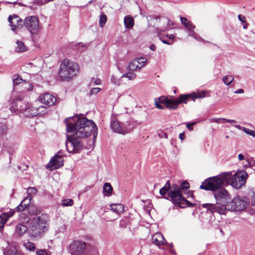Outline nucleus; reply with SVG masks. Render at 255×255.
<instances>
[{
  "instance_id": "f257e3e1",
  "label": "nucleus",
  "mask_w": 255,
  "mask_h": 255,
  "mask_svg": "<svg viewBox=\"0 0 255 255\" xmlns=\"http://www.w3.org/2000/svg\"><path fill=\"white\" fill-rule=\"evenodd\" d=\"M65 122L67 131L72 133L73 136H68L66 141V148L69 152L78 153L81 151L83 145L80 138L87 137L92 132L95 141L98 135V128L92 120L76 116L65 119Z\"/></svg>"
},
{
  "instance_id": "f03ea898",
  "label": "nucleus",
  "mask_w": 255,
  "mask_h": 255,
  "mask_svg": "<svg viewBox=\"0 0 255 255\" xmlns=\"http://www.w3.org/2000/svg\"><path fill=\"white\" fill-rule=\"evenodd\" d=\"M50 219L48 215L42 214L33 218L28 225L29 232L31 236L40 238L49 229Z\"/></svg>"
},
{
  "instance_id": "7ed1b4c3",
  "label": "nucleus",
  "mask_w": 255,
  "mask_h": 255,
  "mask_svg": "<svg viewBox=\"0 0 255 255\" xmlns=\"http://www.w3.org/2000/svg\"><path fill=\"white\" fill-rule=\"evenodd\" d=\"M78 64L68 59L61 62L59 75L62 81H70L76 76L79 72Z\"/></svg>"
},
{
  "instance_id": "20e7f679",
  "label": "nucleus",
  "mask_w": 255,
  "mask_h": 255,
  "mask_svg": "<svg viewBox=\"0 0 255 255\" xmlns=\"http://www.w3.org/2000/svg\"><path fill=\"white\" fill-rule=\"evenodd\" d=\"M248 204L247 199L244 198L242 199L240 197L235 198L232 201L231 200L229 204L227 205L226 207L216 208V211H218L220 214H225L226 211H241L246 208ZM204 206H208L211 209L215 211V207L212 205H205Z\"/></svg>"
},
{
  "instance_id": "39448f33",
  "label": "nucleus",
  "mask_w": 255,
  "mask_h": 255,
  "mask_svg": "<svg viewBox=\"0 0 255 255\" xmlns=\"http://www.w3.org/2000/svg\"><path fill=\"white\" fill-rule=\"evenodd\" d=\"M214 195L216 201V204L210 203L203 204L202 207L207 209V210L209 211L211 213L216 212L218 213V211H216V210L214 211L213 210L210 209L208 206H204L205 205H214L215 207V209H216V208L226 207V205L229 204L230 201L231 200V197L227 190L222 188V187L214 192Z\"/></svg>"
},
{
  "instance_id": "423d86ee",
  "label": "nucleus",
  "mask_w": 255,
  "mask_h": 255,
  "mask_svg": "<svg viewBox=\"0 0 255 255\" xmlns=\"http://www.w3.org/2000/svg\"><path fill=\"white\" fill-rule=\"evenodd\" d=\"M135 123L133 121H128L125 123L120 122L115 115H112L110 120V127L116 133L125 135L130 133L134 128Z\"/></svg>"
},
{
  "instance_id": "0eeeda50",
  "label": "nucleus",
  "mask_w": 255,
  "mask_h": 255,
  "mask_svg": "<svg viewBox=\"0 0 255 255\" xmlns=\"http://www.w3.org/2000/svg\"><path fill=\"white\" fill-rule=\"evenodd\" d=\"M228 176H210L205 179L200 186V189L215 192L226 183Z\"/></svg>"
},
{
  "instance_id": "6e6552de",
  "label": "nucleus",
  "mask_w": 255,
  "mask_h": 255,
  "mask_svg": "<svg viewBox=\"0 0 255 255\" xmlns=\"http://www.w3.org/2000/svg\"><path fill=\"white\" fill-rule=\"evenodd\" d=\"M168 198L175 205L180 208H185L186 206L192 207V204L182 196L179 188L176 186L173 189H170L168 194Z\"/></svg>"
},
{
  "instance_id": "1a4fd4ad",
  "label": "nucleus",
  "mask_w": 255,
  "mask_h": 255,
  "mask_svg": "<svg viewBox=\"0 0 255 255\" xmlns=\"http://www.w3.org/2000/svg\"><path fill=\"white\" fill-rule=\"evenodd\" d=\"M23 24L31 35H36L41 30L40 21L37 16H26L23 21Z\"/></svg>"
},
{
  "instance_id": "9d476101",
  "label": "nucleus",
  "mask_w": 255,
  "mask_h": 255,
  "mask_svg": "<svg viewBox=\"0 0 255 255\" xmlns=\"http://www.w3.org/2000/svg\"><path fill=\"white\" fill-rule=\"evenodd\" d=\"M206 96V93L204 91L198 93H192L188 94L180 95L178 97V100L177 101L173 102V105L171 108H178V106L181 104H187L188 101L190 99L195 101V100L198 98H202Z\"/></svg>"
},
{
  "instance_id": "9b49d317",
  "label": "nucleus",
  "mask_w": 255,
  "mask_h": 255,
  "mask_svg": "<svg viewBox=\"0 0 255 255\" xmlns=\"http://www.w3.org/2000/svg\"><path fill=\"white\" fill-rule=\"evenodd\" d=\"M63 157V152L61 151H58L56 154L51 158L47 164L46 168L52 170L62 166L64 162Z\"/></svg>"
},
{
  "instance_id": "f8f14e48",
  "label": "nucleus",
  "mask_w": 255,
  "mask_h": 255,
  "mask_svg": "<svg viewBox=\"0 0 255 255\" xmlns=\"http://www.w3.org/2000/svg\"><path fill=\"white\" fill-rule=\"evenodd\" d=\"M19 220L20 223H18L15 227V233L19 236L23 235L28 230L27 227L25 224L29 222V218L28 216L23 213H21L20 215Z\"/></svg>"
},
{
  "instance_id": "ddd939ff",
  "label": "nucleus",
  "mask_w": 255,
  "mask_h": 255,
  "mask_svg": "<svg viewBox=\"0 0 255 255\" xmlns=\"http://www.w3.org/2000/svg\"><path fill=\"white\" fill-rule=\"evenodd\" d=\"M178 97L176 99H169L166 97L162 96L158 99H155V105L156 107L159 109H164V106L161 105L162 104L165 105L166 107L169 109L175 110L177 108L173 109L171 108V107L173 106V104L172 103H173V102H176L178 101Z\"/></svg>"
},
{
  "instance_id": "4468645a",
  "label": "nucleus",
  "mask_w": 255,
  "mask_h": 255,
  "mask_svg": "<svg viewBox=\"0 0 255 255\" xmlns=\"http://www.w3.org/2000/svg\"><path fill=\"white\" fill-rule=\"evenodd\" d=\"M86 244L84 242L75 241L69 246V250L71 255L82 254L85 249Z\"/></svg>"
},
{
  "instance_id": "2eb2a0df",
  "label": "nucleus",
  "mask_w": 255,
  "mask_h": 255,
  "mask_svg": "<svg viewBox=\"0 0 255 255\" xmlns=\"http://www.w3.org/2000/svg\"><path fill=\"white\" fill-rule=\"evenodd\" d=\"M8 20L12 30L14 31L16 28H20L23 23L22 20L16 14L10 15Z\"/></svg>"
},
{
  "instance_id": "dca6fc26",
  "label": "nucleus",
  "mask_w": 255,
  "mask_h": 255,
  "mask_svg": "<svg viewBox=\"0 0 255 255\" xmlns=\"http://www.w3.org/2000/svg\"><path fill=\"white\" fill-rule=\"evenodd\" d=\"M38 100L45 105L51 106L55 103L56 98L53 95L46 93L41 95L38 97Z\"/></svg>"
},
{
  "instance_id": "f3484780",
  "label": "nucleus",
  "mask_w": 255,
  "mask_h": 255,
  "mask_svg": "<svg viewBox=\"0 0 255 255\" xmlns=\"http://www.w3.org/2000/svg\"><path fill=\"white\" fill-rule=\"evenodd\" d=\"M231 184L234 187L238 189L244 185L248 176H229Z\"/></svg>"
},
{
  "instance_id": "a211bd4d",
  "label": "nucleus",
  "mask_w": 255,
  "mask_h": 255,
  "mask_svg": "<svg viewBox=\"0 0 255 255\" xmlns=\"http://www.w3.org/2000/svg\"><path fill=\"white\" fill-rule=\"evenodd\" d=\"M24 106L25 107V103L20 100H16L12 103L10 110L12 112L17 114L18 113H21L22 111L24 110Z\"/></svg>"
},
{
  "instance_id": "6ab92c4d",
  "label": "nucleus",
  "mask_w": 255,
  "mask_h": 255,
  "mask_svg": "<svg viewBox=\"0 0 255 255\" xmlns=\"http://www.w3.org/2000/svg\"><path fill=\"white\" fill-rule=\"evenodd\" d=\"M14 213V210H10L9 212L3 213L0 216V231L2 230L8 219L12 217Z\"/></svg>"
},
{
  "instance_id": "aec40b11",
  "label": "nucleus",
  "mask_w": 255,
  "mask_h": 255,
  "mask_svg": "<svg viewBox=\"0 0 255 255\" xmlns=\"http://www.w3.org/2000/svg\"><path fill=\"white\" fill-rule=\"evenodd\" d=\"M152 240L153 243L159 247V248H161V246L165 245L166 243L165 239L160 233H157L152 235Z\"/></svg>"
},
{
  "instance_id": "412c9836",
  "label": "nucleus",
  "mask_w": 255,
  "mask_h": 255,
  "mask_svg": "<svg viewBox=\"0 0 255 255\" xmlns=\"http://www.w3.org/2000/svg\"><path fill=\"white\" fill-rule=\"evenodd\" d=\"M21 113H22L25 116L28 117L37 116L36 107L26 105H25V107L24 106V110H22Z\"/></svg>"
},
{
  "instance_id": "4be33fe9",
  "label": "nucleus",
  "mask_w": 255,
  "mask_h": 255,
  "mask_svg": "<svg viewBox=\"0 0 255 255\" xmlns=\"http://www.w3.org/2000/svg\"><path fill=\"white\" fill-rule=\"evenodd\" d=\"M126 28L132 29L134 25V19L131 15H126L124 19Z\"/></svg>"
},
{
  "instance_id": "5701e85b",
  "label": "nucleus",
  "mask_w": 255,
  "mask_h": 255,
  "mask_svg": "<svg viewBox=\"0 0 255 255\" xmlns=\"http://www.w3.org/2000/svg\"><path fill=\"white\" fill-rule=\"evenodd\" d=\"M124 206L121 204H112L110 205L111 210L117 213L120 214L124 212Z\"/></svg>"
},
{
  "instance_id": "b1692460",
  "label": "nucleus",
  "mask_w": 255,
  "mask_h": 255,
  "mask_svg": "<svg viewBox=\"0 0 255 255\" xmlns=\"http://www.w3.org/2000/svg\"><path fill=\"white\" fill-rule=\"evenodd\" d=\"M180 20L181 23L184 25L187 29L192 30L195 29V25H194L191 22L189 21L186 18L180 17Z\"/></svg>"
},
{
  "instance_id": "393cba45",
  "label": "nucleus",
  "mask_w": 255,
  "mask_h": 255,
  "mask_svg": "<svg viewBox=\"0 0 255 255\" xmlns=\"http://www.w3.org/2000/svg\"><path fill=\"white\" fill-rule=\"evenodd\" d=\"M16 46L15 47V51L17 52H23L26 50V47L24 43L21 41L17 40Z\"/></svg>"
},
{
  "instance_id": "a878e982",
  "label": "nucleus",
  "mask_w": 255,
  "mask_h": 255,
  "mask_svg": "<svg viewBox=\"0 0 255 255\" xmlns=\"http://www.w3.org/2000/svg\"><path fill=\"white\" fill-rule=\"evenodd\" d=\"M233 172H223L218 175H233ZM233 175H248L247 172L244 169L243 170H239L237 172H236Z\"/></svg>"
},
{
  "instance_id": "bb28decb",
  "label": "nucleus",
  "mask_w": 255,
  "mask_h": 255,
  "mask_svg": "<svg viewBox=\"0 0 255 255\" xmlns=\"http://www.w3.org/2000/svg\"><path fill=\"white\" fill-rule=\"evenodd\" d=\"M141 68V66H139L138 62L135 59L129 62L128 66V69L131 71H134Z\"/></svg>"
},
{
  "instance_id": "cd10ccee",
  "label": "nucleus",
  "mask_w": 255,
  "mask_h": 255,
  "mask_svg": "<svg viewBox=\"0 0 255 255\" xmlns=\"http://www.w3.org/2000/svg\"><path fill=\"white\" fill-rule=\"evenodd\" d=\"M8 131V127L6 123L0 122V136L6 135Z\"/></svg>"
},
{
  "instance_id": "c85d7f7f",
  "label": "nucleus",
  "mask_w": 255,
  "mask_h": 255,
  "mask_svg": "<svg viewBox=\"0 0 255 255\" xmlns=\"http://www.w3.org/2000/svg\"><path fill=\"white\" fill-rule=\"evenodd\" d=\"M103 190L106 193L105 195H110L113 191V188L109 183H105L103 186Z\"/></svg>"
},
{
  "instance_id": "c756f323",
  "label": "nucleus",
  "mask_w": 255,
  "mask_h": 255,
  "mask_svg": "<svg viewBox=\"0 0 255 255\" xmlns=\"http://www.w3.org/2000/svg\"><path fill=\"white\" fill-rule=\"evenodd\" d=\"M170 183L169 181H167L165 184V185L162 187L159 191V193L161 195L164 196L165 195L167 192H168L169 190L170 189Z\"/></svg>"
},
{
  "instance_id": "7c9ffc66",
  "label": "nucleus",
  "mask_w": 255,
  "mask_h": 255,
  "mask_svg": "<svg viewBox=\"0 0 255 255\" xmlns=\"http://www.w3.org/2000/svg\"><path fill=\"white\" fill-rule=\"evenodd\" d=\"M192 30H188L189 31V34L188 35L191 37H194L195 39H197V40L198 41H202L204 43H206V42H208V41H206L204 39H203L202 38H201V37L198 36L196 33L195 32V31H194L193 30H192Z\"/></svg>"
},
{
  "instance_id": "2f4dec72",
  "label": "nucleus",
  "mask_w": 255,
  "mask_h": 255,
  "mask_svg": "<svg viewBox=\"0 0 255 255\" xmlns=\"http://www.w3.org/2000/svg\"><path fill=\"white\" fill-rule=\"evenodd\" d=\"M223 82L226 85H230L234 81V78L232 75L224 76L223 78Z\"/></svg>"
},
{
  "instance_id": "473e14b6",
  "label": "nucleus",
  "mask_w": 255,
  "mask_h": 255,
  "mask_svg": "<svg viewBox=\"0 0 255 255\" xmlns=\"http://www.w3.org/2000/svg\"><path fill=\"white\" fill-rule=\"evenodd\" d=\"M4 255H20L21 254H18L15 249H10L5 250L3 252Z\"/></svg>"
},
{
  "instance_id": "72a5a7b5",
  "label": "nucleus",
  "mask_w": 255,
  "mask_h": 255,
  "mask_svg": "<svg viewBox=\"0 0 255 255\" xmlns=\"http://www.w3.org/2000/svg\"><path fill=\"white\" fill-rule=\"evenodd\" d=\"M36 110L37 111V116L43 115L47 113V108L44 106L36 107Z\"/></svg>"
},
{
  "instance_id": "f704fd0d",
  "label": "nucleus",
  "mask_w": 255,
  "mask_h": 255,
  "mask_svg": "<svg viewBox=\"0 0 255 255\" xmlns=\"http://www.w3.org/2000/svg\"><path fill=\"white\" fill-rule=\"evenodd\" d=\"M37 193V190L34 187H29L27 190V193L28 196L27 197H30L32 199V197L36 195Z\"/></svg>"
},
{
  "instance_id": "c9c22d12",
  "label": "nucleus",
  "mask_w": 255,
  "mask_h": 255,
  "mask_svg": "<svg viewBox=\"0 0 255 255\" xmlns=\"http://www.w3.org/2000/svg\"><path fill=\"white\" fill-rule=\"evenodd\" d=\"M127 78L129 80H134L136 78L135 74L131 72H128L127 73L124 74L121 78Z\"/></svg>"
},
{
  "instance_id": "e433bc0d",
  "label": "nucleus",
  "mask_w": 255,
  "mask_h": 255,
  "mask_svg": "<svg viewBox=\"0 0 255 255\" xmlns=\"http://www.w3.org/2000/svg\"><path fill=\"white\" fill-rule=\"evenodd\" d=\"M28 210L29 214L32 215L36 214L38 212V208L34 205H30L29 206Z\"/></svg>"
},
{
  "instance_id": "4c0bfd02",
  "label": "nucleus",
  "mask_w": 255,
  "mask_h": 255,
  "mask_svg": "<svg viewBox=\"0 0 255 255\" xmlns=\"http://www.w3.org/2000/svg\"><path fill=\"white\" fill-rule=\"evenodd\" d=\"M24 246L28 250L30 251H34L35 250V247L32 242H27L24 244Z\"/></svg>"
},
{
  "instance_id": "58836bf2",
  "label": "nucleus",
  "mask_w": 255,
  "mask_h": 255,
  "mask_svg": "<svg viewBox=\"0 0 255 255\" xmlns=\"http://www.w3.org/2000/svg\"><path fill=\"white\" fill-rule=\"evenodd\" d=\"M74 202L71 199H64L62 200V206H71L73 205Z\"/></svg>"
},
{
  "instance_id": "ea45409f",
  "label": "nucleus",
  "mask_w": 255,
  "mask_h": 255,
  "mask_svg": "<svg viewBox=\"0 0 255 255\" xmlns=\"http://www.w3.org/2000/svg\"><path fill=\"white\" fill-rule=\"evenodd\" d=\"M107 20V18L105 14H102L100 18L99 25L100 27H103Z\"/></svg>"
},
{
  "instance_id": "a19ab883",
  "label": "nucleus",
  "mask_w": 255,
  "mask_h": 255,
  "mask_svg": "<svg viewBox=\"0 0 255 255\" xmlns=\"http://www.w3.org/2000/svg\"><path fill=\"white\" fill-rule=\"evenodd\" d=\"M23 80L21 78H20L18 76H14L13 79V85H17L19 84L22 83Z\"/></svg>"
},
{
  "instance_id": "79ce46f5",
  "label": "nucleus",
  "mask_w": 255,
  "mask_h": 255,
  "mask_svg": "<svg viewBox=\"0 0 255 255\" xmlns=\"http://www.w3.org/2000/svg\"><path fill=\"white\" fill-rule=\"evenodd\" d=\"M22 87L24 88V89H25L27 91H31L33 89L32 85L30 83H29V82H24L22 83Z\"/></svg>"
},
{
  "instance_id": "37998d69",
  "label": "nucleus",
  "mask_w": 255,
  "mask_h": 255,
  "mask_svg": "<svg viewBox=\"0 0 255 255\" xmlns=\"http://www.w3.org/2000/svg\"><path fill=\"white\" fill-rule=\"evenodd\" d=\"M135 60L137 61L138 65L141 66V68L145 65L146 62V60L143 57L136 58Z\"/></svg>"
},
{
  "instance_id": "c03bdc74",
  "label": "nucleus",
  "mask_w": 255,
  "mask_h": 255,
  "mask_svg": "<svg viewBox=\"0 0 255 255\" xmlns=\"http://www.w3.org/2000/svg\"><path fill=\"white\" fill-rule=\"evenodd\" d=\"M158 36L159 37L160 40L164 44H168V45H171L173 43L172 41H169L168 40H164L163 37H162L161 34L160 32L158 31Z\"/></svg>"
},
{
  "instance_id": "a18cd8bd",
  "label": "nucleus",
  "mask_w": 255,
  "mask_h": 255,
  "mask_svg": "<svg viewBox=\"0 0 255 255\" xmlns=\"http://www.w3.org/2000/svg\"><path fill=\"white\" fill-rule=\"evenodd\" d=\"M31 198L30 197H26L22 201V204H23L24 207H27L29 205Z\"/></svg>"
},
{
  "instance_id": "49530a36",
  "label": "nucleus",
  "mask_w": 255,
  "mask_h": 255,
  "mask_svg": "<svg viewBox=\"0 0 255 255\" xmlns=\"http://www.w3.org/2000/svg\"><path fill=\"white\" fill-rule=\"evenodd\" d=\"M244 131L247 134L252 135L254 137H255V130H251L249 128H244Z\"/></svg>"
},
{
  "instance_id": "de8ad7c7",
  "label": "nucleus",
  "mask_w": 255,
  "mask_h": 255,
  "mask_svg": "<svg viewBox=\"0 0 255 255\" xmlns=\"http://www.w3.org/2000/svg\"><path fill=\"white\" fill-rule=\"evenodd\" d=\"M101 80L99 78H93L91 80V84H94V85H100L101 84Z\"/></svg>"
},
{
  "instance_id": "09e8293b",
  "label": "nucleus",
  "mask_w": 255,
  "mask_h": 255,
  "mask_svg": "<svg viewBox=\"0 0 255 255\" xmlns=\"http://www.w3.org/2000/svg\"><path fill=\"white\" fill-rule=\"evenodd\" d=\"M36 254L37 255H48L47 251L43 249L37 250Z\"/></svg>"
},
{
  "instance_id": "8fccbe9b",
  "label": "nucleus",
  "mask_w": 255,
  "mask_h": 255,
  "mask_svg": "<svg viewBox=\"0 0 255 255\" xmlns=\"http://www.w3.org/2000/svg\"><path fill=\"white\" fill-rule=\"evenodd\" d=\"M26 208H27L26 207H24V205H23V204H22V201H21V203H20V204H19L17 206L16 210L18 212H22V211H24Z\"/></svg>"
},
{
  "instance_id": "3c124183",
  "label": "nucleus",
  "mask_w": 255,
  "mask_h": 255,
  "mask_svg": "<svg viewBox=\"0 0 255 255\" xmlns=\"http://www.w3.org/2000/svg\"><path fill=\"white\" fill-rule=\"evenodd\" d=\"M181 188L187 189L189 188V183L186 181H183L181 184Z\"/></svg>"
},
{
  "instance_id": "603ef678",
  "label": "nucleus",
  "mask_w": 255,
  "mask_h": 255,
  "mask_svg": "<svg viewBox=\"0 0 255 255\" xmlns=\"http://www.w3.org/2000/svg\"><path fill=\"white\" fill-rule=\"evenodd\" d=\"M101 89L99 88H93L91 89L90 92V95H96L100 91H101Z\"/></svg>"
},
{
  "instance_id": "864d4df0",
  "label": "nucleus",
  "mask_w": 255,
  "mask_h": 255,
  "mask_svg": "<svg viewBox=\"0 0 255 255\" xmlns=\"http://www.w3.org/2000/svg\"><path fill=\"white\" fill-rule=\"evenodd\" d=\"M5 148V149L10 154H13L14 152H15V150L14 149H13L12 148L10 147H8V146H5L4 147Z\"/></svg>"
},
{
  "instance_id": "5fc2aeb1",
  "label": "nucleus",
  "mask_w": 255,
  "mask_h": 255,
  "mask_svg": "<svg viewBox=\"0 0 255 255\" xmlns=\"http://www.w3.org/2000/svg\"><path fill=\"white\" fill-rule=\"evenodd\" d=\"M112 83L115 85H119L120 82L118 80L116 79L114 76H112L111 79Z\"/></svg>"
},
{
  "instance_id": "6e6d98bb",
  "label": "nucleus",
  "mask_w": 255,
  "mask_h": 255,
  "mask_svg": "<svg viewBox=\"0 0 255 255\" xmlns=\"http://www.w3.org/2000/svg\"><path fill=\"white\" fill-rule=\"evenodd\" d=\"M195 124V123H187L186 127L189 130H192L193 129V126Z\"/></svg>"
},
{
  "instance_id": "4d7b16f0",
  "label": "nucleus",
  "mask_w": 255,
  "mask_h": 255,
  "mask_svg": "<svg viewBox=\"0 0 255 255\" xmlns=\"http://www.w3.org/2000/svg\"><path fill=\"white\" fill-rule=\"evenodd\" d=\"M158 135L160 137V138H167V133L162 131H160L159 132H158Z\"/></svg>"
},
{
  "instance_id": "13d9d810",
  "label": "nucleus",
  "mask_w": 255,
  "mask_h": 255,
  "mask_svg": "<svg viewBox=\"0 0 255 255\" xmlns=\"http://www.w3.org/2000/svg\"><path fill=\"white\" fill-rule=\"evenodd\" d=\"M35 3L38 5H42L44 3H47V0H35Z\"/></svg>"
},
{
  "instance_id": "bf43d9fd",
  "label": "nucleus",
  "mask_w": 255,
  "mask_h": 255,
  "mask_svg": "<svg viewBox=\"0 0 255 255\" xmlns=\"http://www.w3.org/2000/svg\"><path fill=\"white\" fill-rule=\"evenodd\" d=\"M238 18L239 20L241 21L242 23L246 22V17L244 16L241 14H239L238 15Z\"/></svg>"
},
{
  "instance_id": "052dcab7",
  "label": "nucleus",
  "mask_w": 255,
  "mask_h": 255,
  "mask_svg": "<svg viewBox=\"0 0 255 255\" xmlns=\"http://www.w3.org/2000/svg\"><path fill=\"white\" fill-rule=\"evenodd\" d=\"M223 122H227V123H235L236 121L234 120H230V119H222Z\"/></svg>"
},
{
  "instance_id": "680f3d73",
  "label": "nucleus",
  "mask_w": 255,
  "mask_h": 255,
  "mask_svg": "<svg viewBox=\"0 0 255 255\" xmlns=\"http://www.w3.org/2000/svg\"><path fill=\"white\" fill-rule=\"evenodd\" d=\"M251 204L252 205L255 206V192L253 193L252 197Z\"/></svg>"
},
{
  "instance_id": "e2e57ef3",
  "label": "nucleus",
  "mask_w": 255,
  "mask_h": 255,
  "mask_svg": "<svg viewBox=\"0 0 255 255\" xmlns=\"http://www.w3.org/2000/svg\"><path fill=\"white\" fill-rule=\"evenodd\" d=\"M222 119H225V118L215 119H213V121L215 122H216L217 123H224L225 122H223Z\"/></svg>"
},
{
  "instance_id": "0e129e2a",
  "label": "nucleus",
  "mask_w": 255,
  "mask_h": 255,
  "mask_svg": "<svg viewBox=\"0 0 255 255\" xmlns=\"http://www.w3.org/2000/svg\"><path fill=\"white\" fill-rule=\"evenodd\" d=\"M244 93V90L243 89H238L234 92L235 94H243Z\"/></svg>"
},
{
  "instance_id": "69168bd1",
  "label": "nucleus",
  "mask_w": 255,
  "mask_h": 255,
  "mask_svg": "<svg viewBox=\"0 0 255 255\" xmlns=\"http://www.w3.org/2000/svg\"><path fill=\"white\" fill-rule=\"evenodd\" d=\"M166 37H167V38H169V39H172V40H173V39H174V38H175V35H173V34H166Z\"/></svg>"
},
{
  "instance_id": "338daca9",
  "label": "nucleus",
  "mask_w": 255,
  "mask_h": 255,
  "mask_svg": "<svg viewBox=\"0 0 255 255\" xmlns=\"http://www.w3.org/2000/svg\"><path fill=\"white\" fill-rule=\"evenodd\" d=\"M179 138L181 140H183L185 139V134L184 133H181L179 134Z\"/></svg>"
},
{
  "instance_id": "774afa93",
  "label": "nucleus",
  "mask_w": 255,
  "mask_h": 255,
  "mask_svg": "<svg viewBox=\"0 0 255 255\" xmlns=\"http://www.w3.org/2000/svg\"><path fill=\"white\" fill-rule=\"evenodd\" d=\"M238 158L240 161L243 160L244 159V156L242 154H239L238 155Z\"/></svg>"
}]
</instances>
